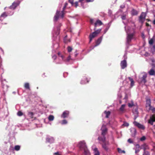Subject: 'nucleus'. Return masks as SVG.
Listing matches in <instances>:
<instances>
[{"label":"nucleus","mask_w":155,"mask_h":155,"mask_svg":"<svg viewBox=\"0 0 155 155\" xmlns=\"http://www.w3.org/2000/svg\"><path fill=\"white\" fill-rule=\"evenodd\" d=\"M135 126H137L138 128L142 130L145 129V127L142 124H140V123L137 122L136 121H134L133 122Z\"/></svg>","instance_id":"9"},{"label":"nucleus","mask_w":155,"mask_h":155,"mask_svg":"<svg viewBox=\"0 0 155 155\" xmlns=\"http://www.w3.org/2000/svg\"><path fill=\"white\" fill-rule=\"evenodd\" d=\"M66 37H67V36H65V37L64 38V42H65V43H67V42H68V41H65V38H66Z\"/></svg>","instance_id":"55"},{"label":"nucleus","mask_w":155,"mask_h":155,"mask_svg":"<svg viewBox=\"0 0 155 155\" xmlns=\"http://www.w3.org/2000/svg\"><path fill=\"white\" fill-rule=\"evenodd\" d=\"M131 14L133 15H136L137 14V11L133 9L131 11Z\"/></svg>","instance_id":"30"},{"label":"nucleus","mask_w":155,"mask_h":155,"mask_svg":"<svg viewBox=\"0 0 155 155\" xmlns=\"http://www.w3.org/2000/svg\"><path fill=\"white\" fill-rule=\"evenodd\" d=\"M78 146L80 148H82L83 150L84 149V148H87L85 145V143L84 141L80 142L79 143Z\"/></svg>","instance_id":"10"},{"label":"nucleus","mask_w":155,"mask_h":155,"mask_svg":"<svg viewBox=\"0 0 155 155\" xmlns=\"http://www.w3.org/2000/svg\"><path fill=\"white\" fill-rule=\"evenodd\" d=\"M153 63L152 64L153 68L151 69L149 71L148 73L150 75H153L155 74V71L154 68H155V61H153Z\"/></svg>","instance_id":"6"},{"label":"nucleus","mask_w":155,"mask_h":155,"mask_svg":"<svg viewBox=\"0 0 155 155\" xmlns=\"http://www.w3.org/2000/svg\"><path fill=\"white\" fill-rule=\"evenodd\" d=\"M125 7V6L124 5H121L120 6V8H124V7Z\"/></svg>","instance_id":"51"},{"label":"nucleus","mask_w":155,"mask_h":155,"mask_svg":"<svg viewBox=\"0 0 155 155\" xmlns=\"http://www.w3.org/2000/svg\"><path fill=\"white\" fill-rule=\"evenodd\" d=\"M136 146L137 147H138V148H139L140 147V146L139 144H137Z\"/></svg>","instance_id":"56"},{"label":"nucleus","mask_w":155,"mask_h":155,"mask_svg":"<svg viewBox=\"0 0 155 155\" xmlns=\"http://www.w3.org/2000/svg\"><path fill=\"white\" fill-rule=\"evenodd\" d=\"M24 87L25 88L27 89H29V84L28 83H25V84Z\"/></svg>","instance_id":"31"},{"label":"nucleus","mask_w":155,"mask_h":155,"mask_svg":"<svg viewBox=\"0 0 155 155\" xmlns=\"http://www.w3.org/2000/svg\"><path fill=\"white\" fill-rule=\"evenodd\" d=\"M68 50L69 52H70L72 50V48L70 47H68Z\"/></svg>","instance_id":"40"},{"label":"nucleus","mask_w":155,"mask_h":155,"mask_svg":"<svg viewBox=\"0 0 155 155\" xmlns=\"http://www.w3.org/2000/svg\"><path fill=\"white\" fill-rule=\"evenodd\" d=\"M88 82V81L87 80L86 78H84L81 82V83L82 84H86Z\"/></svg>","instance_id":"25"},{"label":"nucleus","mask_w":155,"mask_h":155,"mask_svg":"<svg viewBox=\"0 0 155 155\" xmlns=\"http://www.w3.org/2000/svg\"><path fill=\"white\" fill-rule=\"evenodd\" d=\"M153 23L155 25V19L153 21Z\"/></svg>","instance_id":"59"},{"label":"nucleus","mask_w":155,"mask_h":155,"mask_svg":"<svg viewBox=\"0 0 155 155\" xmlns=\"http://www.w3.org/2000/svg\"><path fill=\"white\" fill-rule=\"evenodd\" d=\"M125 106L126 105L125 104H123L121 106L119 109V110L121 112H123L124 111Z\"/></svg>","instance_id":"22"},{"label":"nucleus","mask_w":155,"mask_h":155,"mask_svg":"<svg viewBox=\"0 0 155 155\" xmlns=\"http://www.w3.org/2000/svg\"><path fill=\"white\" fill-rule=\"evenodd\" d=\"M101 130H102L101 136L99 137L98 139L100 142H103V147L105 150H107L108 149L107 145L108 144V142L106 141L105 137H104L107 131L106 126L103 125L101 128Z\"/></svg>","instance_id":"1"},{"label":"nucleus","mask_w":155,"mask_h":155,"mask_svg":"<svg viewBox=\"0 0 155 155\" xmlns=\"http://www.w3.org/2000/svg\"><path fill=\"white\" fill-rule=\"evenodd\" d=\"M102 25V23L101 21L99 20H97L95 23L94 24L95 28L94 29L95 30L96 28V27L97 26H99Z\"/></svg>","instance_id":"15"},{"label":"nucleus","mask_w":155,"mask_h":155,"mask_svg":"<svg viewBox=\"0 0 155 155\" xmlns=\"http://www.w3.org/2000/svg\"><path fill=\"white\" fill-rule=\"evenodd\" d=\"M121 18L122 20H125L126 19V15H123L121 16Z\"/></svg>","instance_id":"39"},{"label":"nucleus","mask_w":155,"mask_h":155,"mask_svg":"<svg viewBox=\"0 0 155 155\" xmlns=\"http://www.w3.org/2000/svg\"><path fill=\"white\" fill-rule=\"evenodd\" d=\"M143 155H150V154L148 152L145 151L144 150V152Z\"/></svg>","instance_id":"42"},{"label":"nucleus","mask_w":155,"mask_h":155,"mask_svg":"<svg viewBox=\"0 0 155 155\" xmlns=\"http://www.w3.org/2000/svg\"><path fill=\"white\" fill-rule=\"evenodd\" d=\"M7 16V15L6 13L5 12H4L1 15V17L3 18H4L6 17Z\"/></svg>","instance_id":"29"},{"label":"nucleus","mask_w":155,"mask_h":155,"mask_svg":"<svg viewBox=\"0 0 155 155\" xmlns=\"http://www.w3.org/2000/svg\"><path fill=\"white\" fill-rule=\"evenodd\" d=\"M139 151V149H136L135 150V152L136 153H137Z\"/></svg>","instance_id":"50"},{"label":"nucleus","mask_w":155,"mask_h":155,"mask_svg":"<svg viewBox=\"0 0 155 155\" xmlns=\"http://www.w3.org/2000/svg\"><path fill=\"white\" fill-rule=\"evenodd\" d=\"M122 153H125V151L124 150H122Z\"/></svg>","instance_id":"60"},{"label":"nucleus","mask_w":155,"mask_h":155,"mask_svg":"<svg viewBox=\"0 0 155 155\" xmlns=\"http://www.w3.org/2000/svg\"><path fill=\"white\" fill-rule=\"evenodd\" d=\"M109 124H110V125H111V123H110V121H109Z\"/></svg>","instance_id":"61"},{"label":"nucleus","mask_w":155,"mask_h":155,"mask_svg":"<svg viewBox=\"0 0 155 155\" xmlns=\"http://www.w3.org/2000/svg\"><path fill=\"white\" fill-rule=\"evenodd\" d=\"M152 110V111L153 112H155V108H153V109H151Z\"/></svg>","instance_id":"53"},{"label":"nucleus","mask_w":155,"mask_h":155,"mask_svg":"<svg viewBox=\"0 0 155 155\" xmlns=\"http://www.w3.org/2000/svg\"><path fill=\"white\" fill-rule=\"evenodd\" d=\"M128 106L130 107H131L134 106V103L133 101H131V103H129L128 104Z\"/></svg>","instance_id":"33"},{"label":"nucleus","mask_w":155,"mask_h":155,"mask_svg":"<svg viewBox=\"0 0 155 155\" xmlns=\"http://www.w3.org/2000/svg\"><path fill=\"white\" fill-rule=\"evenodd\" d=\"M52 58L54 60H55L56 59V57L55 55H54V56H52Z\"/></svg>","instance_id":"49"},{"label":"nucleus","mask_w":155,"mask_h":155,"mask_svg":"<svg viewBox=\"0 0 155 155\" xmlns=\"http://www.w3.org/2000/svg\"><path fill=\"white\" fill-rule=\"evenodd\" d=\"M68 5V3H65V4L64 6L63 10L60 13V12L58 11V10L57 11L56 13V15L54 16V21H57L58 18L59 17H61L62 18H63L64 17V11L65 9V8H66V6H67Z\"/></svg>","instance_id":"3"},{"label":"nucleus","mask_w":155,"mask_h":155,"mask_svg":"<svg viewBox=\"0 0 155 155\" xmlns=\"http://www.w3.org/2000/svg\"><path fill=\"white\" fill-rule=\"evenodd\" d=\"M69 2L72 4H73L74 0H69Z\"/></svg>","instance_id":"48"},{"label":"nucleus","mask_w":155,"mask_h":155,"mask_svg":"<svg viewBox=\"0 0 155 155\" xmlns=\"http://www.w3.org/2000/svg\"><path fill=\"white\" fill-rule=\"evenodd\" d=\"M102 39V36L99 38L96 42V45L94 46V47H95L100 44L101 43Z\"/></svg>","instance_id":"19"},{"label":"nucleus","mask_w":155,"mask_h":155,"mask_svg":"<svg viewBox=\"0 0 155 155\" xmlns=\"http://www.w3.org/2000/svg\"><path fill=\"white\" fill-rule=\"evenodd\" d=\"M154 127L155 128V125L154 126Z\"/></svg>","instance_id":"64"},{"label":"nucleus","mask_w":155,"mask_h":155,"mask_svg":"<svg viewBox=\"0 0 155 155\" xmlns=\"http://www.w3.org/2000/svg\"><path fill=\"white\" fill-rule=\"evenodd\" d=\"M118 151V152L120 153H122V150H121V149L120 148H118L117 149Z\"/></svg>","instance_id":"45"},{"label":"nucleus","mask_w":155,"mask_h":155,"mask_svg":"<svg viewBox=\"0 0 155 155\" xmlns=\"http://www.w3.org/2000/svg\"><path fill=\"white\" fill-rule=\"evenodd\" d=\"M120 65L122 69H124L127 67V62L125 60L122 61L121 62Z\"/></svg>","instance_id":"16"},{"label":"nucleus","mask_w":155,"mask_h":155,"mask_svg":"<svg viewBox=\"0 0 155 155\" xmlns=\"http://www.w3.org/2000/svg\"><path fill=\"white\" fill-rule=\"evenodd\" d=\"M101 29H98L90 35V42H91V41L93 38L101 32Z\"/></svg>","instance_id":"5"},{"label":"nucleus","mask_w":155,"mask_h":155,"mask_svg":"<svg viewBox=\"0 0 155 155\" xmlns=\"http://www.w3.org/2000/svg\"><path fill=\"white\" fill-rule=\"evenodd\" d=\"M59 34V30H58V31L56 33V35H58Z\"/></svg>","instance_id":"54"},{"label":"nucleus","mask_w":155,"mask_h":155,"mask_svg":"<svg viewBox=\"0 0 155 155\" xmlns=\"http://www.w3.org/2000/svg\"><path fill=\"white\" fill-rule=\"evenodd\" d=\"M13 14V13H12V14H11V15H12Z\"/></svg>","instance_id":"63"},{"label":"nucleus","mask_w":155,"mask_h":155,"mask_svg":"<svg viewBox=\"0 0 155 155\" xmlns=\"http://www.w3.org/2000/svg\"><path fill=\"white\" fill-rule=\"evenodd\" d=\"M54 154L56 155H59V153L58 152L54 153Z\"/></svg>","instance_id":"52"},{"label":"nucleus","mask_w":155,"mask_h":155,"mask_svg":"<svg viewBox=\"0 0 155 155\" xmlns=\"http://www.w3.org/2000/svg\"><path fill=\"white\" fill-rule=\"evenodd\" d=\"M69 113V112L68 111H65L61 115V117L65 118L68 116Z\"/></svg>","instance_id":"20"},{"label":"nucleus","mask_w":155,"mask_h":155,"mask_svg":"<svg viewBox=\"0 0 155 155\" xmlns=\"http://www.w3.org/2000/svg\"><path fill=\"white\" fill-rule=\"evenodd\" d=\"M94 1V0H85V1L87 2H92Z\"/></svg>","instance_id":"47"},{"label":"nucleus","mask_w":155,"mask_h":155,"mask_svg":"<svg viewBox=\"0 0 155 155\" xmlns=\"http://www.w3.org/2000/svg\"><path fill=\"white\" fill-rule=\"evenodd\" d=\"M0 49L2 51V52L3 53H4L3 50H2V49L1 48H0Z\"/></svg>","instance_id":"58"},{"label":"nucleus","mask_w":155,"mask_h":155,"mask_svg":"<svg viewBox=\"0 0 155 155\" xmlns=\"http://www.w3.org/2000/svg\"><path fill=\"white\" fill-rule=\"evenodd\" d=\"M104 113L106 114V118H108L109 116L110 115V111H105Z\"/></svg>","instance_id":"28"},{"label":"nucleus","mask_w":155,"mask_h":155,"mask_svg":"<svg viewBox=\"0 0 155 155\" xmlns=\"http://www.w3.org/2000/svg\"><path fill=\"white\" fill-rule=\"evenodd\" d=\"M28 115L30 117H32L33 116L34 114L32 112H29L28 113Z\"/></svg>","instance_id":"36"},{"label":"nucleus","mask_w":155,"mask_h":155,"mask_svg":"<svg viewBox=\"0 0 155 155\" xmlns=\"http://www.w3.org/2000/svg\"><path fill=\"white\" fill-rule=\"evenodd\" d=\"M46 140L48 142L52 143L54 142V140L53 137L48 136L47 137Z\"/></svg>","instance_id":"17"},{"label":"nucleus","mask_w":155,"mask_h":155,"mask_svg":"<svg viewBox=\"0 0 155 155\" xmlns=\"http://www.w3.org/2000/svg\"><path fill=\"white\" fill-rule=\"evenodd\" d=\"M14 149L16 151L19 150L20 149V146L18 145L15 146V147Z\"/></svg>","instance_id":"32"},{"label":"nucleus","mask_w":155,"mask_h":155,"mask_svg":"<svg viewBox=\"0 0 155 155\" xmlns=\"http://www.w3.org/2000/svg\"><path fill=\"white\" fill-rule=\"evenodd\" d=\"M58 59L59 60V61H57L55 62L57 64H61L63 61L65 62H68L71 59L70 56H69L67 59L64 60V56L62 55H61L60 52H58Z\"/></svg>","instance_id":"4"},{"label":"nucleus","mask_w":155,"mask_h":155,"mask_svg":"<svg viewBox=\"0 0 155 155\" xmlns=\"http://www.w3.org/2000/svg\"><path fill=\"white\" fill-rule=\"evenodd\" d=\"M132 28H129L127 30H126V27H125V29L127 33V42L129 43L130 42L131 39L133 38V37L134 35V24L133 23Z\"/></svg>","instance_id":"2"},{"label":"nucleus","mask_w":155,"mask_h":155,"mask_svg":"<svg viewBox=\"0 0 155 155\" xmlns=\"http://www.w3.org/2000/svg\"><path fill=\"white\" fill-rule=\"evenodd\" d=\"M133 112L134 115V119L135 120L138 116V112L137 110V108L136 107L135 109H134L133 110Z\"/></svg>","instance_id":"11"},{"label":"nucleus","mask_w":155,"mask_h":155,"mask_svg":"<svg viewBox=\"0 0 155 155\" xmlns=\"http://www.w3.org/2000/svg\"><path fill=\"white\" fill-rule=\"evenodd\" d=\"M130 131L132 133V136L133 137L134 136L136 133V131L135 128H133L131 129Z\"/></svg>","instance_id":"21"},{"label":"nucleus","mask_w":155,"mask_h":155,"mask_svg":"<svg viewBox=\"0 0 155 155\" xmlns=\"http://www.w3.org/2000/svg\"><path fill=\"white\" fill-rule=\"evenodd\" d=\"M127 141L130 143H132L133 142V141L130 138Z\"/></svg>","instance_id":"43"},{"label":"nucleus","mask_w":155,"mask_h":155,"mask_svg":"<svg viewBox=\"0 0 155 155\" xmlns=\"http://www.w3.org/2000/svg\"><path fill=\"white\" fill-rule=\"evenodd\" d=\"M140 75L142 76L141 81L144 83H146V79L147 77V74L146 72H143L141 73Z\"/></svg>","instance_id":"8"},{"label":"nucleus","mask_w":155,"mask_h":155,"mask_svg":"<svg viewBox=\"0 0 155 155\" xmlns=\"http://www.w3.org/2000/svg\"><path fill=\"white\" fill-rule=\"evenodd\" d=\"M20 3V2L18 1L14 2L12 5L10 6V8L12 9H15L19 4Z\"/></svg>","instance_id":"13"},{"label":"nucleus","mask_w":155,"mask_h":155,"mask_svg":"<svg viewBox=\"0 0 155 155\" xmlns=\"http://www.w3.org/2000/svg\"><path fill=\"white\" fill-rule=\"evenodd\" d=\"M146 14L144 12H142L139 18V21L142 23L144 21L145 18Z\"/></svg>","instance_id":"7"},{"label":"nucleus","mask_w":155,"mask_h":155,"mask_svg":"<svg viewBox=\"0 0 155 155\" xmlns=\"http://www.w3.org/2000/svg\"><path fill=\"white\" fill-rule=\"evenodd\" d=\"M146 139V137L145 136H143L140 139L141 141H143L145 140Z\"/></svg>","instance_id":"35"},{"label":"nucleus","mask_w":155,"mask_h":155,"mask_svg":"<svg viewBox=\"0 0 155 155\" xmlns=\"http://www.w3.org/2000/svg\"><path fill=\"white\" fill-rule=\"evenodd\" d=\"M94 155H99V153L97 148H95L94 149Z\"/></svg>","instance_id":"24"},{"label":"nucleus","mask_w":155,"mask_h":155,"mask_svg":"<svg viewBox=\"0 0 155 155\" xmlns=\"http://www.w3.org/2000/svg\"><path fill=\"white\" fill-rule=\"evenodd\" d=\"M153 122H155V116L152 115L150 117V119L148 121V123L151 125H153Z\"/></svg>","instance_id":"14"},{"label":"nucleus","mask_w":155,"mask_h":155,"mask_svg":"<svg viewBox=\"0 0 155 155\" xmlns=\"http://www.w3.org/2000/svg\"><path fill=\"white\" fill-rule=\"evenodd\" d=\"M74 5L75 7L76 8L77 7V6H78V2H75Z\"/></svg>","instance_id":"46"},{"label":"nucleus","mask_w":155,"mask_h":155,"mask_svg":"<svg viewBox=\"0 0 155 155\" xmlns=\"http://www.w3.org/2000/svg\"><path fill=\"white\" fill-rule=\"evenodd\" d=\"M94 19H91L90 20V22L91 24H93L94 23Z\"/></svg>","instance_id":"44"},{"label":"nucleus","mask_w":155,"mask_h":155,"mask_svg":"<svg viewBox=\"0 0 155 155\" xmlns=\"http://www.w3.org/2000/svg\"><path fill=\"white\" fill-rule=\"evenodd\" d=\"M107 29H105L104 30V33H105L107 31Z\"/></svg>","instance_id":"57"},{"label":"nucleus","mask_w":155,"mask_h":155,"mask_svg":"<svg viewBox=\"0 0 155 155\" xmlns=\"http://www.w3.org/2000/svg\"><path fill=\"white\" fill-rule=\"evenodd\" d=\"M17 115L19 116H21L23 115V113L19 111L18 112Z\"/></svg>","instance_id":"37"},{"label":"nucleus","mask_w":155,"mask_h":155,"mask_svg":"<svg viewBox=\"0 0 155 155\" xmlns=\"http://www.w3.org/2000/svg\"><path fill=\"white\" fill-rule=\"evenodd\" d=\"M67 121L66 120H63L62 121V122L61 123V124H67Z\"/></svg>","instance_id":"38"},{"label":"nucleus","mask_w":155,"mask_h":155,"mask_svg":"<svg viewBox=\"0 0 155 155\" xmlns=\"http://www.w3.org/2000/svg\"><path fill=\"white\" fill-rule=\"evenodd\" d=\"M128 78H129V80L131 82V84H131V86H133L134 85V81L133 79L130 77H129Z\"/></svg>","instance_id":"26"},{"label":"nucleus","mask_w":155,"mask_h":155,"mask_svg":"<svg viewBox=\"0 0 155 155\" xmlns=\"http://www.w3.org/2000/svg\"><path fill=\"white\" fill-rule=\"evenodd\" d=\"M84 153L85 155H90V152L87 148H84Z\"/></svg>","instance_id":"23"},{"label":"nucleus","mask_w":155,"mask_h":155,"mask_svg":"<svg viewBox=\"0 0 155 155\" xmlns=\"http://www.w3.org/2000/svg\"><path fill=\"white\" fill-rule=\"evenodd\" d=\"M123 22L124 24H125L124 21H123Z\"/></svg>","instance_id":"62"},{"label":"nucleus","mask_w":155,"mask_h":155,"mask_svg":"<svg viewBox=\"0 0 155 155\" xmlns=\"http://www.w3.org/2000/svg\"><path fill=\"white\" fill-rule=\"evenodd\" d=\"M146 107L148 108V110L151 109V101L150 99H147L146 100Z\"/></svg>","instance_id":"12"},{"label":"nucleus","mask_w":155,"mask_h":155,"mask_svg":"<svg viewBox=\"0 0 155 155\" xmlns=\"http://www.w3.org/2000/svg\"><path fill=\"white\" fill-rule=\"evenodd\" d=\"M85 1V0H79V2L81 3V5L83 8H84V7L83 5V3Z\"/></svg>","instance_id":"34"},{"label":"nucleus","mask_w":155,"mask_h":155,"mask_svg":"<svg viewBox=\"0 0 155 155\" xmlns=\"http://www.w3.org/2000/svg\"><path fill=\"white\" fill-rule=\"evenodd\" d=\"M149 42L150 45L155 44V36H153V38L149 40Z\"/></svg>","instance_id":"18"},{"label":"nucleus","mask_w":155,"mask_h":155,"mask_svg":"<svg viewBox=\"0 0 155 155\" xmlns=\"http://www.w3.org/2000/svg\"><path fill=\"white\" fill-rule=\"evenodd\" d=\"M129 124L127 123L124 122L123 124V125L127 127L129 126Z\"/></svg>","instance_id":"41"},{"label":"nucleus","mask_w":155,"mask_h":155,"mask_svg":"<svg viewBox=\"0 0 155 155\" xmlns=\"http://www.w3.org/2000/svg\"><path fill=\"white\" fill-rule=\"evenodd\" d=\"M54 118V116L52 115H50L48 117V119L49 121H53Z\"/></svg>","instance_id":"27"}]
</instances>
